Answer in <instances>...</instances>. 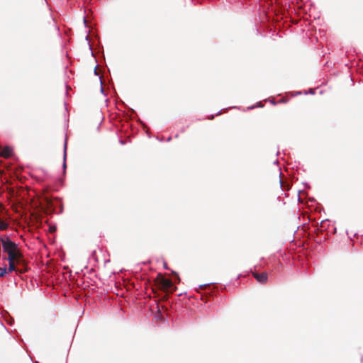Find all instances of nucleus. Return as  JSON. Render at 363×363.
I'll use <instances>...</instances> for the list:
<instances>
[{"label": "nucleus", "instance_id": "obj_1", "mask_svg": "<svg viewBox=\"0 0 363 363\" xmlns=\"http://www.w3.org/2000/svg\"><path fill=\"white\" fill-rule=\"evenodd\" d=\"M3 260L24 258L23 253L17 244L9 237H5L3 241Z\"/></svg>", "mask_w": 363, "mask_h": 363}, {"label": "nucleus", "instance_id": "obj_5", "mask_svg": "<svg viewBox=\"0 0 363 363\" xmlns=\"http://www.w3.org/2000/svg\"><path fill=\"white\" fill-rule=\"evenodd\" d=\"M11 154H12L11 148L9 147H5L1 150V152L0 153V156L3 157L4 158H8V157H11Z\"/></svg>", "mask_w": 363, "mask_h": 363}, {"label": "nucleus", "instance_id": "obj_4", "mask_svg": "<svg viewBox=\"0 0 363 363\" xmlns=\"http://www.w3.org/2000/svg\"><path fill=\"white\" fill-rule=\"evenodd\" d=\"M252 275L255 278V279L261 284H265V283H267V281L268 280V276L266 272H262V273L252 272Z\"/></svg>", "mask_w": 363, "mask_h": 363}, {"label": "nucleus", "instance_id": "obj_6", "mask_svg": "<svg viewBox=\"0 0 363 363\" xmlns=\"http://www.w3.org/2000/svg\"><path fill=\"white\" fill-rule=\"evenodd\" d=\"M8 273L7 265L4 264L3 267H0V277H4Z\"/></svg>", "mask_w": 363, "mask_h": 363}, {"label": "nucleus", "instance_id": "obj_3", "mask_svg": "<svg viewBox=\"0 0 363 363\" xmlns=\"http://www.w3.org/2000/svg\"><path fill=\"white\" fill-rule=\"evenodd\" d=\"M157 284L159 287L164 291H169L173 287L172 281L169 279L163 277L157 279Z\"/></svg>", "mask_w": 363, "mask_h": 363}, {"label": "nucleus", "instance_id": "obj_7", "mask_svg": "<svg viewBox=\"0 0 363 363\" xmlns=\"http://www.w3.org/2000/svg\"><path fill=\"white\" fill-rule=\"evenodd\" d=\"M8 223L0 220V230H4L8 228Z\"/></svg>", "mask_w": 363, "mask_h": 363}, {"label": "nucleus", "instance_id": "obj_8", "mask_svg": "<svg viewBox=\"0 0 363 363\" xmlns=\"http://www.w3.org/2000/svg\"><path fill=\"white\" fill-rule=\"evenodd\" d=\"M277 174H278L277 181H278V183L279 184V186L281 187L282 182H281V179L280 178V176H281V173L278 171Z\"/></svg>", "mask_w": 363, "mask_h": 363}, {"label": "nucleus", "instance_id": "obj_10", "mask_svg": "<svg viewBox=\"0 0 363 363\" xmlns=\"http://www.w3.org/2000/svg\"><path fill=\"white\" fill-rule=\"evenodd\" d=\"M19 269H23V267L22 266H18Z\"/></svg>", "mask_w": 363, "mask_h": 363}, {"label": "nucleus", "instance_id": "obj_9", "mask_svg": "<svg viewBox=\"0 0 363 363\" xmlns=\"http://www.w3.org/2000/svg\"><path fill=\"white\" fill-rule=\"evenodd\" d=\"M65 159H66V150L65 151L64 160H65ZM63 167H66V163H65V161H64Z\"/></svg>", "mask_w": 363, "mask_h": 363}, {"label": "nucleus", "instance_id": "obj_2", "mask_svg": "<svg viewBox=\"0 0 363 363\" xmlns=\"http://www.w3.org/2000/svg\"><path fill=\"white\" fill-rule=\"evenodd\" d=\"M4 261L9 262V267H7L9 273L16 272L17 274H21L28 270L27 264L24 258L6 259Z\"/></svg>", "mask_w": 363, "mask_h": 363}]
</instances>
